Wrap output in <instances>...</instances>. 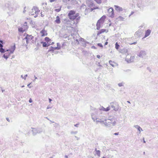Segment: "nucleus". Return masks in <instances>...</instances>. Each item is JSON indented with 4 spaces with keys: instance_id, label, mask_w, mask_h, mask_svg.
I'll list each match as a JSON object with an SVG mask.
<instances>
[{
    "instance_id": "obj_1",
    "label": "nucleus",
    "mask_w": 158,
    "mask_h": 158,
    "mask_svg": "<svg viewBox=\"0 0 158 158\" xmlns=\"http://www.w3.org/2000/svg\"><path fill=\"white\" fill-rule=\"evenodd\" d=\"M106 18V16L103 15L98 21L96 25L97 29L98 30H99L100 29V28L101 23H102L104 22Z\"/></svg>"
},
{
    "instance_id": "obj_2",
    "label": "nucleus",
    "mask_w": 158,
    "mask_h": 158,
    "mask_svg": "<svg viewBox=\"0 0 158 158\" xmlns=\"http://www.w3.org/2000/svg\"><path fill=\"white\" fill-rule=\"evenodd\" d=\"M26 35V36L23 39V40H26V43L28 44L30 41H31L34 38V36H32L31 35H29L28 34H25L24 35Z\"/></svg>"
},
{
    "instance_id": "obj_3",
    "label": "nucleus",
    "mask_w": 158,
    "mask_h": 158,
    "mask_svg": "<svg viewBox=\"0 0 158 158\" xmlns=\"http://www.w3.org/2000/svg\"><path fill=\"white\" fill-rule=\"evenodd\" d=\"M75 14V12L73 10H71L69 11L68 14L69 19L71 20H74L75 19L74 18V15Z\"/></svg>"
},
{
    "instance_id": "obj_4",
    "label": "nucleus",
    "mask_w": 158,
    "mask_h": 158,
    "mask_svg": "<svg viewBox=\"0 0 158 158\" xmlns=\"http://www.w3.org/2000/svg\"><path fill=\"white\" fill-rule=\"evenodd\" d=\"M108 16L111 18H113L114 16V10L113 8L111 7L108 10Z\"/></svg>"
},
{
    "instance_id": "obj_5",
    "label": "nucleus",
    "mask_w": 158,
    "mask_h": 158,
    "mask_svg": "<svg viewBox=\"0 0 158 158\" xmlns=\"http://www.w3.org/2000/svg\"><path fill=\"white\" fill-rule=\"evenodd\" d=\"M108 127H110L115 126L116 123V122L114 120L113 121V119H109L108 120Z\"/></svg>"
},
{
    "instance_id": "obj_6",
    "label": "nucleus",
    "mask_w": 158,
    "mask_h": 158,
    "mask_svg": "<svg viewBox=\"0 0 158 158\" xmlns=\"http://www.w3.org/2000/svg\"><path fill=\"white\" fill-rule=\"evenodd\" d=\"M146 55V52L144 50H141L138 55V56L142 58H143Z\"/></svg>"
},
{
    "instance_id": "obj_7",
    "label": "nucleus",
    "mask_w": 158,
    "mask_h": 158,
    "mask_svg": "<svg viewBox=\"0 0 158 158\" xmlns=\"http://www.w3.org/2000/svg\"><path fill=\"white\" fill-rule=\"evenodd\" d=\"M135 58V56H131L130 58H126L125 60L128 63H129L133 62Z\"/></svg>"
},
{
    "instance_id": "obj_8",
    "label": "nucleus",
    "mask_w": 158,
    "mask_h": 158,
    "mask_svg": "<svg viewBox=\"0 0 158 158\" xmlns=\"http://www.w3.org/2000/svg\"><path fill=\"white\" fill-rule=\"evenodd\" d=\"M32 11L30 12V15L31 16H34L35 15H35L34 16V17L35 18L38 15V12H37V11L35 10L32 9Z\"/></svg>"
},
{
    "instance_id": "obj_9",
    "label": "nucleus",
    "mask_w": 158,
    "mask_h": 158,
    "mask_svg": "<svg viewBox=\"0 0 158 158\" xmlns=\"http://www.w3.org/2000/svg\"><path fill=\"white\" fill-rule=\"evenodd\" d=\"M40 33L41 34V36H44L48 35L47 31L45 30L44 28L40 31Z\"/></svg>"
},
{
    "instance_id": "obj_10",
    "label": "nucleus",
    "mask_w": 158,
    "mask_h": 158,
    "mask_svg": "<svg viewBox=\"0 0 158 158\" xmlns=\"http://www.w3.org/2000/svg\"><path fill=\"white\" fill-rule=\"evenodd\" d=\"M115 10L118 12L122 11L123 10V9L119 6L117 5H114Z\"/></svg>"
},
{
    "instance_id": "obj_11",
    "label": "nucleus",
    "mask_w": 158,
    "mask_h": 158,
    "mask_svg": "<svg viewBox=\"0 0 158 158\" xmlns=\"http://www.w3.org/2000/svg\"><path fill=\"white\" fill-rule=\"evenodd\" d=\"M91 0H87L86 1L87 4L89 7H92L94 5V3L91 1Z\"/></svg>"
},
{
    "instance_id": "obj_12",
    "label": "nucleus",
    "mask_w": 158,
    "mask_h": 158,
    "mask_svg": "<svg viewBox=\"0 0 158 158\" xmlns=\"http://www.w3.org/2000/svg\"><path fill=\"white\" fill-rule=\"evenodd\" d=\"M151 31L150 29H148L145 32V35L144 38H145L148 36L150 34Z\"/></svg>"
},
{
    "instance_id": "obj_13",
    "label": "nucleus",
    "mask_w": 158,
    "mask_h": 158,
    "mask_svg": "<svg viewBox=\"0 0 158 158\" xmlns=\"http://www.w3.org/2000/svg\"><path fill=\"white\" fill-rule=\"evenodd\" d=\"M119 52L121 53L125 54L128 52V50L126 48H124L122 49H120Z\"/></svg>"
},
{
    "instance_id": "obj_14",
    "label": "nucleus",
    "mask_w": 158,
    "mask_h": 158,
    "mask_svg": "<svg viewBox=\"0 0 158 158\" xmlns=\"http://www.w3.org/2000/svg\"><path fill=\"white\" fill-rule=\"evenodd\" d=\"M15 44L13 46H11V47L10 49V53L12 54L14 52V51L15 50Z\"/></svg>"
},
{
    "instance_id": "obj_15",
    "label": "nucleus",
    "mask_w": 158,
    "mask_h": 158,
    "mask_svg": "<svg viewBox=\"0 0 158 158\" xmlns=\"http://www.w3.org/2000/svg\"><path fill=\"white\" fill-rule=\"evenodd\" d=\"M119 106L117 104H116L115 106H114V107H113V109L115 111H117L118 110L119 108Z\"/></svg>"
},
{
    "instance_id": "obj_16",
    "label": "nucleus",
    "mask_w": 158,
    "mask_h": 158,
    "mask_svg": "<svg viewBox=\"0 0 158 158\" xmlns=\"http://www.w3.org/2000/svg\"><path fill=\"white\" fill-rule=\"evenodd\" d=\"M23 27L18 28V31L19 32H23L25 31L27 29H26V28H23Z\"/></svg>"
},
{
    "instance_id": "obj_17",
    "label": "nucleus",
    "mask_w": 158,
    "mask_h": 158,
    "mask_svg": "<svg viewBox=\"0 0 158 158\" xmlns=\"http://www.w3.org/2000/svg\"><path fill=\"white\" fill-rule=\"evenodd\" d=\"M110 109V106H108L106 108L103 107V106L100 109L101 110L104 111H108Z\"/></svg>"
},
{
    "instance_id": "obj_18",
    "label": "nucleus",
    "mask_w": 158,
    "mask_h": 158,
    "mask_svg": "<svg viewBox=\"0 0 158 158\" xmlns=\"http://www.w3.org/2000/svg\"><path fill=\"white\" fill-rule=\"evenodd\" d=\"M55 21L57 24H59L60 23V19L59 16H56Z\"/></svg>"
},
{
    "instance_id": "obj_19",
    "label": "nucleus",
    "mask_w": 158,
    "mask_h": 158,
    "mask_svg": "<svg viewBox=\"0 0 158 158\" xmlns=\"http://www.w3.org/2000/svg\"><path fill=\"white\" fill-rule=\"evenodd\" d=\"M106 31L105 29H102L100 30L99 31H98L97 34V35H99L100 34H102V33L105 32Z\"/></svg>"
},
{
    "instance_id": "obj_20",
    "label": "nucleus",
    "mask_w": 158,
    "mask_h": 158,
    "mask_svg": "<svg viewBox=\"0 0 158 158\" xmlns=\"http://www.w3.org/2000/svg\"><path fill=\"white\" fill-rule=\"evenodd\" d=\"M79 13H77L74 15V18L75 19H76L77 21L79 20L80 18V17L79 16Z\"/></svg>"
},
{
    "instance_id": "obj_21",
    "label": "nucleus",
    "mask_w": 158,
    "mask_h": 158,
    "mask_svg": "<svg viewBox=\"0 0 158 158\" xmlns=\"http://www.w3.org/2000/svg\"><path fill=\"white\" fill-rule=\"evenodd\" d=\"M40 43L41 44H42L43 47H46L48 46V44L46 42L41 41Z\"/></svg>"
},
{
    "instance_id": "obj_22",
    "label": "nucleus",
    "mask_w": 158,
    "mask_h": 158,
    "mask_svg": "<svg viewBox=\"0 0 158 158\" xmlns=\"http://www.w3.org/2000/svg\"><path fill=\"white\" fill-rule=\"evenodd\" d=\"M32 131L33 132L32 134L33 135H35L37 133V128H33V130H32Z\"/></svg>"
},
{
    "instance_id": "obj_23",
    "label": "nucleus",
    "mask_w": 158,
    "mask_h": 158,
    "mask_svg": "<svg viewBox=\"0 0 158 158\" xmlns=\"http://www.w3.org/2000/svg\"><path fill=\"white\" fill-rule=\"evenodd\" d=\"M98 9V6H95L94 7H93V8H91V9H89V8H88V9H87V8H86V9H85V10H90V11H92L93 10H95V9Z\"/></svg>"
},
{
    "instance_id": "obj_24",
    "label": "nucleus",
    "mask_w": 158,
    "mask_h": 158,
    "mask_svg": "<svg viewBox=\"0 0 158 158\" xmlns=\"http://www.w3.org/2000/svg\"><path fill=\"white\" fill-rule=\"evenodd\" d=\"M135 127L137 129V130L140 132L141 131H143L142 129L138 125H135Z\"/></svg>"
},
{
    "instance_id": "obj_25",
    "label": "nucleus",
    "mask_w": 158,
    "mask_h": 158,
    "mask_svg": "<svg viewBox=\"0 0 158 158\" xmlns=\"http://www.w3.org/2000/svg\"><path fill=\"white\" fill-rule=\"evenodd\" d=\"M46 41V43H48V42L52 41L48 37H46L44 39Z\"/></svg>"
},
{
    "instance_id": "obj_26",
    "label": "nucleus",
    "mask_w": 158,
    "mask_h": 158,
    "mask_svg": "<svg viewBox=\"0 0 158 158\" xmlns=\"http://www.w3.org/2000/svg\"><path fill=\"white\" fill-rule=\"evenodd\" d=\"M124 18L121 16H119L117 18V19L118 21H123Z\"/></svg>"
},
{
    "instance_id": "obj_27",
    "label": "nucleus",
    "mask_w": 158,
    "mask_h": 158,
    "mask_svg": "<svg viewBox=\"0 0 158 158\" xmlns=\"http://www.w3.org/2000/svg\"><path fill=\"white\" fill-rule=\"evenodd\" d=\"M37 133H40L43 131V130L41 128H37Z\"/></svg>"
},
{
    "instance_id": "obj_28",
    "label": "nucleus",
    "mask_w": 158,
    "mask_h": 158,
    "mask_svg": "<svg viewBox=\"0 0 158 158\" xmlns=\"http://www.w3.org/2000/svg\"><path fill=\"white\" fill-rule=\"evenodd\" d=\"M6 52V50L2 47L0 48V52L1 53H4Z\"/></svg>"
},
{
    "instance_id": "obj_29",
    "label": "nucleus",
    "mask_w": 158,
    "mask_h": 158,
    "mask_svg": "<svg viewBox=\"0 0 158 158\" xmlns=\"http://www.w3.org/2000/svg\"><path fill=\"white\" fill-rule=\"evenodd\" d=\"M119 45L118 44V43L117 42H116L115 44V48L117 49V50H118L119 47Z\"/></svg>"
},
{
    "instance_id": "obj_30",
    "label": "nucleus",
    "mask_w": 158,
    "mask_h": 158,
    "mask_svg": "<svg viewBox=\"0 0 158 158\" xmlns=\"http://www.w3.org/2000/svg\"><path fill=\"white\" fill-rule=\"evenodd\" d=\"M117 104V103H111L110 105L109 106H110V107H111L113 108L114 106H115Z\"/></svg>"
},
{
    "instance_id": "obj_31",
    "label": "nucleus",
    "mask_w": 158,
    "mask_h": 158,
    "mask_svg": "<svg viewBox=\"0 0 158 158\" xmlns=\"http://www.w3.org/2000/svg\"><path fill=\"white\" fill-rule=\"evenodd\" d=\"M109 63L110 65H111L112 66L114 67V63L112 61L110 60L109 61Z\"/></svg>"
},
{
    "instance_id": "obj_32",
    "label": "nucleus",
    "mask_w": 158,
    "mask_h": 158,
    "mask_svg": "<svg viewBox=\"0 0 158 158\" xmlns=\"http://www.w3.org/2000/svg\"><path fill=\"white\" fill-rule=\"evenodd\" d=\"M96 154L98 156L100 157V151L99 150H98V151H97V152H96Z\"/></svg>"
},
{
    "instance_id": "obj_33",
    "label": "nucleus",
    "mask_w": 158,
    "mask_h": 158,
    "mask_svg": "<svg viewBox=\"0 0 158 158\" xmlns=\"http://www.w3.org/2000/svg\"><path fill=\"white\" fill-rule=\"evenodd\" d=\"M91 115L92 119H93L94 121H95L96 119H97L94 116L93 113H92L91 114Z\"/></svg>"
},
{
    "instance_id": "obj_34",
    "label": "nucleus",
    "mask_w": 158,
    "mask_h": 158,
    "mask_svg": "<svg viewBox=\"0 0 158 158\" xmlns=\"http://www.w3.org/2000/svg\"><path fill=\"white\" fill-rule=\"evenodd\" d=\"M54 50V47H53L52 46H51L50 49L48 50V52H50L51 51H53Z\"/></svg>"
},
{
    "instance_id": "obj_35",
    "label": "nucleus",
    "mask_w": 158,
    "mask_h": 158,
    "mask_svg": "<svg viewBox=\"0 0 158 158\" xmlns=\"http://www.w3.org/2000/svg\"><path fill=\"white\" fill-rule=\"evenodd\" d=\"M124 83L123 82H122L118 84V85L119 87H121L122 86H123L124 84Z\"/></svg>"
},
{
    "instance_id": "obj_36",
    "label": "nucleus",
    "mask_w": 158,
    "mask_h": 158,
    "mask_svg": "<svg viewBox=\"0 0 158 158\" xmlns=\"http://www.w3.org/2000/svg\"><path fill=\"white\" fill-rule=\"evenodd\" d=\"M88 43H89L87 41H84V42H83L82 43L83 47H85L86 46V44Z\"/></svg>"
},
{
    "instance_id": "obj_37",
    "label": "nucleus",
    "mask_w": 158,
    "mask_h": 158,
    "mask_svg": "<svg viewBox=\"0 0 158 158\" xmlns=\"http://www.w3.org/2000/svg\"><path fill=\"white\" fill-rule=\"evenodd\" d=\"M86 6L85 5L82 4L81 6V9L82 10V9H84L85 8Z\"/></svg>"
},
{
    "instance_id": "obj_38",
    "label": "nucleus",
    "mask_w": 158,
    "mask_h": 158,
    "mask_svg": "<svg viewBox=\"0 0 158 158\" xmlns=\"http://www.w3.org/2000/svg\"><path fill=\"white\" fill-rule=\"evenodd\" d=\"M27 23L25 22L24 23V24L23 26H24L25 28H26V29H27L28 28V27H27Z\"/></svg>"
},
{
    "instance_id": "obj_39",
    "label": "nucleus",
    "mask_w": 158,
    "mask_h": 158,
    "mask_svg": "<svg viewBox=\"0 0 158 158\" xmlns=\"http://www.w3.org/2000/svg\"><path fill=\"white\" fill-rule=\"evenodd\" d=\"M103 123L106 126H107L108 127V120H106L105 122L104 121Z\"/></svg>"
},
{
    "instance_id": "obj_40",
    "label": "nucleus",
    "mask_w": 158,
    "mask_h": 158,
    "mask_svg": "<svg viewBox=\"0 0 158 158\" xmlns=\"http://www.w3.org/2000/svg\"><path fill=\"white\" fill-rule=\"evenodd\" d=\"M97 45L98 46H99L101 48H103V46L101 43H98L97 44Z\"/></svg>"
},
{
    "instance_id": "obj_41",
    "label": "nucleus",
    "mask_w": 158,
    "mask_h": 158,
    "mask_svg": "<svg viewBox=\"0 0 158 158\" xmlns=\"http://www.w3.org/2000/svg\"><path fill=\"white\" fill-rule=\"evenodd\" d=\"M3 57L6 59V60L9 57L8 56H6V54H4L3 56Z\"/></svg>"
},
{
    "instance_id": "obj_42",
    "label": "nucleus",
    "mask_w": 158,
    "mask_h": 158,
    "mask_svg": "<svg viewBox=\"0 0 158 158\" xmlns=\"http://www.w3.org/2000/svg\"><path fill=\"white\" fill-rule=\"evenodd\" d=\"M27 75L26 74L23 77V75H21V77L22 78H23L24 79V80H26V77H27Z\"/></svg>"
},
{
    "instance_id": "obj_43",
    "label": "nucleus",
    "mask_w": 158,
    "mask_h": 158,
    "mask_svg": "<svg viewBox=\"0 0 158 158\" xmlns=\"http://www.w3.org/2000/svg\"><path fill=\"white\" fill-rule=\"evenodd\" d=\"M98 4L101 3V0H94Z\"/></svg>"
},
{
    "instance_id": "obj_44",
    "label": "nucleus",
    "mask_w": 158,
    "mask_h": 158,
    "mask_svg": "<svg viewBox=\"0 0 158 158\" xmlns=\"http://www.w3.org/2000/svg\"><path fill=\"white\" fill-rule=\"evenodd\" d=\"M60 10H61V8L56 9H55V11L57 12H59L60 11Z\"/></svg>"
},
{
    "instance_id": "obj_45",
    "label": "nucleus",
    "mask_w": 158,
    "mask_h": 158,
    "mask_svg": "<svg viewBox=\"0 0 158 158\" xmlns=\"http://www.w3.org/2000/svg\"><path fill=\"white\" fill-rule=\"evenodd\" d=\"M11 53H10V52H8V53H6L5 54H6V56H8L9 57L10 55L11 54Z\"/></svg>"
},
{
    "instance_id": "obj_46",
    "label": "nucleus",
    "mask_w": 158,
    "mask_h": 158,
    "mask_svg": "<svg viewBox=\"0 0 158 158\" xmlns=\"http://www.w3.org/2000/svg\"><path fill=\"white\" fill-rule=\"evenodd\" d=\"M80 41L83 42H84V41H85L84 39L82 38H81L80 39Z\"/></svg>"
},
{
    "instance_id": "obj_47",
    "label": "nucleus",
    "mask_w": 158,
    "mask_h": 158,
    "mask_svg": "<svg viewBox=\"0 0 158 158\" xmlns=\"http://www.w3.org/2000/svg\"><path fill=\"white\" fill-rule=\"evenodd\" d=\"M57 47H58V48H60H60L61 46H60V45L59 43H57Z\"/></svg>"
},
{
    "instance_id": "obj_48",
    "label": "nucleus",
    "mask_w": 158,
    "mask_h": 158,
    "mask_svg": "<svg viewBox=\"0 0 158 158\" xmlns=\"http://www.w3.org/2000/svg\"><path fill=\"white\" fill-rule=\"evenodd\" d=\"M54 50H55V49L59 50V49H60V48H58L57 47H54Z\"/></svg>"
},
{
    "instance_id": "obj_49",
    "label": "nucleus",
    "mask_w": 158,
    "mask_h": 158,
    "mask_svg": "<svg viewBox=\"0 0 158 158\" xmlns=\"http://www.w3.org/2000/svg\"><path fill=\"white\" fill-rule=\"evenodd\" d=\"M71 134H76L77 133V131H72L71 132Z\"/></svg>"
},
{
    "instance_id": "obj_50",
    "label": "nucleus",
    "mask_w": 158,
    "mask_h": 158,
    "mask_svg": "<svg viewBox=\"0 0 158 158\" xmlns=\"http://www.w3.org/2000/svg\"><path fill=\"white\" fill-rule=\"evenodd\" d=\"M26 8V6H25L24 8V10L23 11V13H25L26 10H25V9Z\"/></svg>"
},
{
    "instance_id": "obj_51",
    "label": "nucleus",
    "mask_w": 158,
    "mask_h": 158,
    "mask_svg": "<svg viewBox=\"0 0 158 158\" xmlns=\"http://www.w3.org/2000/svg\"><path fill=\"white\" fill-rule=\"evenodd\" d=\"M63 2L65 3H67L68 1V0H63Z\"/></svg>"
},
{
    "instance_id": "obj_52",
    "label": "nucleus",
    "mask_w": 158,
    "mask_h": 158,
    "mask_svg": "<svg viewBox=\"0 0 158 158\" xmlns=\"http://www.w3.org/2000/svg\"><path fill=\"white\" fill-rule=\"evenodd\" d=\"M31 82L29 84L27 85V86L29 88H31V87L30 86V85L31 84Z\"/></svg>"
},
{
    "instance_id": "obj_53",
    "label": "nucleus",
    "mask_w": 158,
    "mask_h": 158,
    "mask_svg": "<svg viewBox=\"0 0 158 158\" xmlns=\"http://www.w3.org/2000/svg\"><path fill=\"white\" fill-rule=\"evenodd\" d=\"M32 99L30 98L29 100V102H30V103H31L32 102Z\"/></svg>"
},
{
    "instance_id": "obj_54",
    "label": "nucleus",
    "mask_w": 158,
    "mask_h": 158,
    "mask_svg": "<svg viewBox=\"0 0 158 158\" xmlns=\"http://www.w3.org/2000/svg\"><path fill=\"white\" fill-rule=\"evenodd\" d=\"M48 44V46L51 45V41H50V42H48V43H47Z\"/></svg>"
},
{
    "instance_id": "obj_55",
    "label": "nucleus",
    "mask_w": 158,
    "mask_h": 158,
    "mask_svg": "<svg viewBox=\"0 0 158 158\" xmlns=\"http://www.w3.org/2000/svg\"><path fill=\"white\" fill-rule=\"evenodd\" d=\"M3 45L1 43H0V48L3 47Z\"/></svg>"
},
{
    "instance_id": "obj_56",
    "label": "nucleus",
    "mask_w": 158,
    "mask_h": 158,
    "mask_svg": "<svg viewBox=\"0 0 158 158\" xmlns=\"http://www.w3.org/2000/svg\"><path fill=\"white\" fill-rule=\"evenodd\" d=\"M97 57L98 58L100 59L101 57V56H100V55H98L97 56Z\"/></svg>"
},
{
    "instance_id": "obj_57",
    "label": "nucleus",
    "mask_w": 158,
    "mask_h": 158,
    "mask_svg": "<svg viewBox=\"0 0 158 158\" xmlns=\"http://www.w3.org/2000/svg\"><path fill=\"white\" fill-rule=\"evenodd\" d=\"M79 125V123H78V124H75L74 126L75 127H78V125Z\"/></svg>"
},
{
    "instance_id": "obj_58",
    "label": "nucleus",
    "mask_w": 158,
    "mask_h": 158,
    "mask_svg": "<svg viewBox=\"0 0 158 158\" xmlns=\"http://www.w3.org/2000/svg\"><path fill=\"white\" fill-rule=\"evenodd\" d=\"M137 43V42H134V43L131 44H135Z\"/></svg>"
},
{
    "instance_id": "obj_59",
    "label": "nucleus",
    "mask_w": 158,
    "mask_h": 158,
    "mask_svg": "<svg viewBox=\"0 0 158 158\" xmlns=\"http://www.w3.org/2000/svg\"><path fill=\"white\" fill-rule=\"evenodd\" d=\"M134 13V12H131V13L129 15V17H130L131 15L133 14Z\"/></svg>"
},
{
    "instance_id": "obj_60",
    "label": "nucleus",
    "mask_w": 158,
    "mask_h": 158,
    "mask_svg": "<svg viewBox=\"0 0 158 158\" xmlns=\"http://www.w3.org/2000/svg\"><path fill=\"white\" fill-rule=\"evenodd\" d=\"M6 120H7L8 122H10V120L8 118H6Z\"/></svg>"
},
{
    "instance_id": "obj_61",
    "label": "nucleus",
    "mask_w": 158,
    "mask_h": 158,
    "mask_svg": "<svg viewBox=\"0 0 158 158\" xmlns=\"http://www.w3.org/2000/svg\"><path fill=\"white\" fill-rule=\"evenodd\" d=\"M118 132H116L114 134V135H118Z\"/></svg>"
},
{
    "instance_id": "obj_62",
    "label": "nucleus",
    "mask_w": 158,
    "mask_h": 158,
    "mask_svg": "<svg viewBox=\"0 0 158 158\" xmlns=\"http://www.w3.org/2000/svg\"><path fill=\"white\" fill-rule=\"evenodd\" d=\"M92 48H94L95 49H96V47L95 46H92Z\"/></svg>"
},
{
    "instance_id": "obj_63",
    "label": "nucleus",
    "mask_w": 158,
    "mask_h": 158,
    "mask_svg": "<svg viewBox=\"0 0 158 158\" xmlns=\"http://www.w3.org/2000/svg\"><path fill=\"white\" fill-rule=\"evenodd\" d=\"M65 45V43H64L62 44V47H63V46H64Z\"/></svg>"
},
{
    "instance_id": "obj_64",
    "label": "nucleus",
    "mask_w": 158,
    "mask_h": 158,
    "mask_svg": "<svg viewBox=\"0 0 158 158\" xmlns=\"http://www.w3.org/2000/svg\"><path fill=\"white\" fill-rule=\"evenodd\" d=\"M108 44V42H106L105 43L104 45H106Z\"/></svg>"
}]
</instances>
